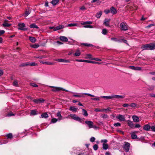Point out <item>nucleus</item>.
<instances>
[{
	"mask_svg": "<svg viewBox=\"0 0 155 155\" xmlns=\"http://www.w3.org/2000/svg\"><path fill=\"white\" fill-rule=\"evenodd\" d=\"M49 87H50L53 88V89L51 90V91L55 92H58L60 91H64L66 92H68V90L64 89L63 88L60 87L51 86H49Z\"/></svg>",
	"mask_w": 155,
	"mask_h": 155,
	"instance_id": "f03ea898",
	"label": "nucleus"
},
{
	"mask_svg": "<svg viewBox=\"0 0 155 155\" xmlns=\"http://www.w3.org/2000/svg\"><path fill=\"white\" fill-rule=\"evenodd\" d=\"M44 101V100L41 98L39 99H34L33 100V101L36 104H38L40 103L43 102Z\"/></svg>",
	"mask_w": 155,
	"mask_h": 155,
	"instance_id": "9b49d317",
	"label": "nucleus"
},
{
	"mask_svg": "<svg viewBox=\"0 0 155 155\" xmlns=\"http://www.w3.org/2000/svg\"><path fill=\"white\" fill-rule=\"evenodd\" d=\"M85 58L87 59H91L92 58V56L91 54H86Z\"/></svg>",
	"mask_w": 155,
	"mask_h": 155,
	"instance_id": "7c9ffc66",
	"label": "nucleus"
},
{
	"mask_svg": "<svg viewBox=\"0 0 155 155\" xmlns=\"http://www.w3.org/2000/svg\"><path fill=\"white\" fill-rule=\"evenodd\" d=\"M116 118L120 121H124L125 120V117L124 115L119 114L117 116Z\"/></svg>",
	"mask_w": 155,
	"mask_h": 155,
	"instance_id": "423d86ee",
	"label": "nucleus"
},
{
	"mask_svg": "<svg viewBox=\"0 0 155 155\" xmlns=\"http://www.w3.org/2000/svg\"><path fill=\"white\" fill-rule=\"evenodd\" d=\"M8 21L6 19H5L4 20V23L2 24V25L4 27H9L11 25L10 24L8 23Z\"/></svg>",
	"mask_w": 155,
	"mask_h": 155,
	"instance_id": "4468645a",
	"label": "nucleus"
},
{
	"mask_svg": "<svg viewBox=\"0 0 155 155\" xmlns=\"http://www.w3.org/2000/svg\"><path fill=\"white\" fill-rule=\"evenodd\" d=\"M41 63H42L44 64H47L48 65H53L54 64V63L50 61H41L40 62Z\"/></svg>",
	"mask_w": 155,
	"mask_h": 155,
	"instance_id": "2eb2a0df",
	"label": "nucleus"
},
{
	"mask_svg": "<svg viewBox=\"0 0 155 155\" xmlns=\"http://www.w3.org/2000/svg\"><path fill=\"white\" fill-rule=\"evenodd\" d=\"M130 143L127 142H124L123 144V148L127 152L129 150Z\"/></svg>",
	"mask_w": 155,
	"mask_h": 155,
	"instance_id": "39448f33",
	"label": "nucleus"
},
{
	"mask_svg": "<svg viewBox=\"0 0 155 155\" xmlns=\"http://www.w3.org/2000/svg\"><path fill=\"white\" fill-rule=\"evenodd\" d=\"M120 28L121 30L125 31L128 29L126 23L121 22L120 25Z\"/></svg>",
	"mask_w": 155,
	"mask_h": 155,
	"instance_id": "20e7f679",
	"label": "nucleus"
},
{
	"mask_svg": "<svg viewBox=\"0 0 155 155\" xmlns=\"http://www.w3.org/2000/svg\"><path fill=\"white\" fill-rule=\"evenodd\" d=\"M127 124L128 126L131 128L134 127V124L133 122L130 120H127Z\"/></svg>",
	"mask_w": 155,
	"mask_h": 155,
	"instance_id": "6ab92c4d",
	"label": "nucleus"
},
{
	"mask_svg": "<svg viewBox=\"0 0 155 155\" xmlns=\"http://www.w3.org/2000/svg\"><path fill=\"white\" fill-rule=\"evenodd\" d=\"M6 137L7 138H12V133H9L6 135Z\"/></svg>",
	"mask_w": 155,
	"mask_h": 155,
	"instance_id": "58836bf2",
	"label": "nucleus"
},
{
	"mask_svg": "<svg viewBox=\"0 0 155 155\" xmlns=\"http://www.w3.org/2000/svg\"><path fill=\"white\" fill-rule=\"evenodd\" d=\"M82 113L83 115L84 116L87 117L88 115L87 112L84 109H82Z\"/></svg>",
	"mask_w": 155,
	"mask_h": 155,
	"instance_id": "393cba45",
	"label": "nucleus"
},
{
	"mask_svg": "<svg viewBox=\"0 0 155 155\" xmlns=\"http://www.w3.org/2000/svg\"><path fill=\"white\" fill-rule=\"evenodd\" d=\"M92 63V64H96L97 63V62L93 61H90V60H88V63Z\"/></svg>",
	"mask_w": 155,
	"mask_h": 155,
	"instance_id": "5fc2aeb1",
	"label": "nucleus"
},
{
	"mask_svg": "<svg viewBox=\"0 0 155 155\" xmlns=\"http://www.w3.org/2000/svg\"><path fill=\"white\" fill-rule=\"evenodd\" d=\"M48 117V115L47 113H42L41 115V118H47Z\"/></svg>",
	"mask_w": 155,
	"mask_h": 155,
	"instance_id": "aec40b11",
	"label": "nucleus"
},
{
	"mask_svg": "<svg viewBox=\"0 0 155 155\" xmlns=\"http://www.w3.org/2000/svg\"><path fill=\"white\" fill-rule=\"evenodd\" d=\"M13 85L14 86L18 87V82L17 80H15L13 83Z\"/></svg>",
	"mask_w": 155,
	"mask_h": 155,
	"instance_id": "ea45409f",
	"label": "nucleus"
},
{
	"mask_svg": "<svg viewBox=\"0 0 155 155\" xmlns=\"http://www.w3.org/2000/svg\"><path fill=\"white\" fill-rule=\"evenodd\" d=\"M108 145L107 144L103 143V148L104 150H106L108 148Z\"/></svg>",
	"mask_w": 155,
	"mask_h": 155,
	"instance_id": "c756f323",
	"label": "nucleus"
},
{
	"mask_svg": "<svg viewBox=\"0 0 155 155\" xmlns=\"http://www.w3.org/2000/svg\"><path fill=\"white\" fill-rule=\"evenodd\" d=\"M92 22L91 21H86L84 23V24L90 25L92 24Z\"/></svg>",
	"mask_w": 155,
	"mask_h": 155,
	"instance_id": "6e6d98bb",
	"label": "nucleus"
},
{
	"mask_svg": "<svg viewBox=\"0 0 155 155\" xmlns=\"http://www.w3.org/2000/svg\"><path fill=\"white\" fill-rule=\"evenodd\" d=\"M29 65L31 66H34L37 65V64L35 62L30 63L28 62Z\"/></svg>",
	"mask_w": 155,
	"mask_h": 155,
	"instance_id": "79ce46f5",
	"label": "nucleus"
},
{
	"mask_svg": "<svg viewBox=\"0 0 155 155\" xmlns=\"http://www.w3.org/2000/svg\"><path fill=\"white\" fill-rule=\"evenodd\" d=\"M102 13V11H100L98 12L97 13L96 15V17L97 18H99L101 15Z\"/></svg>",
	"mask_w": 155,
	"mask_h": 155,
	"instance_id": "c85d7f7f",
	"label": "nucleus"
},
{
	"mask_svg": "<svg viewBox=\"0 0 155 155\" xmlns=\"http://www.w3.org/2000/svg\"><path fill=\"white\" fill-rule=\"evenodd\" d=\"M132 117L134 122H137L139 121V119L138 117L137 116L135 115L133 116Z\"/></svg>",
	"mask_w": 155,
	"mask_h": 155,
	"instance_id": "dca6fc26",
	"label": "nucleus"
},
{
	"mask_svg": "<svg viewBox=\"0 0 155 155\" xmlns=\"http://www.w3.org/2000/svg\"><path fill=\"white\" fill-rule=\"evenodd\" d=\"M141 48L143 50H148V44L142 45L141 47Z\"/></svg>",
	"mask_w": 155,
	"mask_h": 155,
	"instance_id": "412c9836",
	"label": "nucleus"
},
{
	"mask_svg": "<svg viewBox=\"0 0 155 155\" xmlns=\"http://www.w3.org/2000/svg\"><path fill=\"white\" fill-rule=\"evenodd\" d=\"M141 70V68L140 67H135V70L140 71Z\"/></svg>",
	"mask_w": 155,
	"mask_h": 155,
	"instance_id": "13d9d810",
	"label": "nucleus"
},
{
	"mask_svg": "<svg viewBox=\"0 0 155 155\" xmlns=\"http://www.w3.org/2000/svg\"><path fill=\"white\" fill-rule=\"evenodd\" d=\"M151 129L152 131L155 132V126H153L151 127Z\"/></svg>",
	"mask_w": 155,
	"mask_h": 155,
	"instance_id": "052dcab7",
	"label": "nucleus"
},
{
	"mask_svg": "<svg viewBox=\"0 0 155 155\" xmlns=\"http://www.w3.org/2000/svg\"><path fill=\"white\" fill-rule=\"evenodd\" d=\"M28 65H29L28 62H26L21 64L20 66L21 67H25L27 66Z\"/></svg>",
	"mask_w": 155,
	"mask_h": 155,
	"instance_id": "72a5a7b5",
	"label": "nucleus"
},
{
	"mask_svg": "<svg viewBox=\"0 0 155 155\" xmlns=\"http://www.w3.org/2000/svg\"><path fill=\"white\" fill-rule=\"evenodd\" d=\"M77 23H71V24H69L67 26L72 27L76 26H77Z\"/></svg>",
	"mask_w": 155,
	"mask_h": 155,
	"instance_id": "f704fd0d",
	"label": "nucleus"
},
{
	"mask_svg": "<svg viewBox=\"0 0 155 155\" xmlns=\"http://www.w3.org/2000/svg\"><path fill=\"white\" fill-rule=\"evenodd\" d=\"M57 115L58 117H60L59 119L61 120L62 119V116L61 115V113L60 112H58L57 113Z\"/></svg>",
	"mask_w": 155,
	"mask_h": 155,
	"instance_id": "864d4df0",
	"label": "nucleus"
},
{
	"mask_svg": "<svg viewBox=\"0 0 155 155\" xmlns=\"http://www.w3.org/2000/svg\"><path fill=\"white\" fill-rule=\"evenodd\" d=\"M129 68L132 70H134L135 68V67L134 66H129Z\"/></svg>",
	"mask_w": 155,
	"mask_h": 155,
	"instance_id": "774afa93",
	"label": "nucleus"
},
{
	"mask_svg": "<svg viewBox=\"0 0 155 155\" xmlns=\"http://www.w3.org/2000/svg\"><path fill=\"white\" fill-rule=\"evenodd\" d=\"M108 117V116L106 114H104L102 116V117L104 118H107Z\"/></svg>",
	"mask_w": 155,
	"mask_h": 155,
	"instance_id": "338daca9",
	"label": "nucleus"
},
{
	"mask_svg": "<svg viewBox=\"0 0 155 155\" xmlns=\"http://www.w3.org/2000/svg\"><path fill=\"white\" fill-rule=\"evenodd\" d=\"M81 45H83L85 46L91 47L93 46V45L91 44H88L87 43H82L81 44Z\"/></svg>",
	"mask_w": 155,
	"mask_h": 155,
	"instance_id": "cd10ccee",
	"label": "nucleus"
},
{
	"mask_svg": "<svg viewBox=\"0 0 155 155\" xmlns=\"http://www.w3.org/2000/svg\"><path fill=\"white\" fill-rule=\"evenodd\" d=\"M110 12L113 14H116L117 12L116 10L113 7H111L110 8Z\"/></svg>",
	"mask_w": 155,
	"mask_h": 155,
	"instance_id": "f3484780",
	"label": "nucleus"
},
{
	"mask_svg": "<svg viewBox=\"0 0 155 155\" xmlns=\"http://www.w3.org/2000/svg\"><path fill=\"white\" fill-rule=\"evenodd\" d=\"M31 47L34 48H36L39 47V45L35 44L34 45H31Z\"/></svg>",
	"mask_w": 155,
	"mask_h": 155,
	"instance_id": "a19ab883",
	"label": "nucleus"
},
{
	"mask_svg": "<svg viewBox=\"0 0 155 155\" xmlns=\"http://www.w3.org/2000/svg\"><path fill=\"white\" fill-rule=\"evenodd\" d=\"M110 21V19L106 18L104 19V24L106 26H109V23Z\"/></svg>",
	"mask_w": 155,
	"mask_h": 155,
	"instance_id": "9d476101",
	"label": "nucleus"
},
{
	"mask_svg": "<svg viewBox=\"0 0 155 155\" xmlns=\"http://www.w3.org/2000/svg\"><path fill=\"white\" fill-rule=\"evenodd\" d=\"M95 138L94 137H91V138L90 139V141L91 142H93L95 141Z\"/></svg>",
	"mask_w": 155,
	"mask_h": 155,
	"instance_id": "8fccbe9b",
	"label": "nucleus"
},
{
	"mask_svg": "<svg viewBox=\"0 0 155 155\" xmlns=\"http://www.w3.org/2000/svg\"><path fill=\"white\" fill-rule=\"evenodd\" d=\"M77 109L74 106H71L69 108V110L72 111L73 112H76Z\"/></svg>",
	"mask_w": 155,
	"mask_h": 155,
	"instance_id": "a211bd4d",
	"label": "nucleus"
},
{
	"mask_svg": "<svg viewBox=\"0 0 155 155\" xmlns=\"http://www.w3.org/2000/svg\"><path fill=\"white\" fill-rule=\"evenodd\" d=\"M111 40L114 41L116 42H121V41L120 40H118L117 38H111Z\"/></svg>",
	"mask_w": 155,
	"mask_h": 155,
	"instance_id": "e433bc0d",
	"label": "nucleus"
},
{
	"mask_svg": "<svg viewBox=\"0 0 155 155\" xmlns=\"http://www.w3.org/2000/svg\"><path fill=\"white\" fill-rule=\"evenodd\" d=\"M155 48V44L150 43L148 44V50H153Z\"/></svg>",
	"mask_w": 155,
	"mask_h": 155,
	"instance_id": "ddd939ff",
	"label": "nucleus"
},
{
	"mask_svg": "<svg viewBox=\"0 0 155 155\" xmlns=\"http://www.w3.org/2000/svg\"><path fill=\"white\" fill-rule=\"evenodd\" d=\"M5 33V31L4 30H0V35L3 34Z\"/></svg>",
	"mask_w": 155,
	"mask_h": 155,
	"instance_id": "69168bd1",
	"label": "nucleus"
},
{
	"mask_svg": "<svg viewBox=\"0 0 155 155\" xmlns=\"http://www.w3.org/2000/svg\"><path fill=\"white\" fill-rule=\"evenodd\" d=\"M29 39L31 42L33 43H35L36 41V39L35 38L31 36L29 37Z\"/></svg>",
	"mask_w": 155,
	"mask_h": 155,
	"instance_id": "5701e85b",
	"label": "nucleus"
},
{
	"mask_svg": "<svg viewBox=\"0 0 155 155\" xmlns=\"http://www.w3.org/2000/svg\"><path fill=\"white\" fill-rule=\"evenodd\" d=\"M111 109L110 107H108L107 109H102V112H107V111H110Z\"/></svg>",
	"mask_w": 155,
	"mask_h": 155,
	"instance_id": "2f4dec72",
	"label": "nucleus"
},
{
	"mask_svg": "<svg viewBox=\"0 0 155 155\" xmlns=\"http://www.w3.org/2000/svg\"><path fill=\"white\" fill-rule=\"evenodd\" d=\"M37 114V111L36 110H31L30 114L31 115H35Z\"/></svg>",
	"mask_w": 155,
	"mask_h": 155,
	"instance_id": "a878e982",
	"label": "nucleus"
},
{
	"mask_svg": "<svg viewBox=\"0 0 155 155\" xmlns=\"http://www.w3.org/2000/svg\"><path fill=\"white\" fill-rule=\"evenodd\" d=\"M59 2V0H53L51 3L53 5H55L58 3Z\"/></svg>",
	"mask_w": 155,
	"mask_h": 155,
	"instance_id": "b1692460",
	"label": "nucleus"
},
{
	"mask_svg": "<svg viewBox=\"0 0 155 155\" xmlns=\"http://www.w3.org/2000/svg\"><path fill=\"white\" fill-rule=\"evenodd\" d=\"M130 106L133 108H135L136 107H137V105L134 103H131L130 105Z\"/></svg>",
	"mask_w": 155,
	"mask_h": 155,
	"instance_id": "4c0bfd02",
	"label": "nucleus"
},
{
	"mask_svg": "<svg viewBox=\"0 0 155 155\" xmlns=\"http://www.w3.org/2000/svg\"><path fill=\"white\" fill-rule=\"evenodd\" d=\"M93 148L94 150H96L98 148V146L96 144H94L93 146Z\"/></svg>",
	"mask_w": 155,
	"mask_h": 155,
	"instance_id": "c03bdc74",
	"label": "nucleus"
},
{
	"mask_svg": "<svg viewBox=\"0 0 155 155\" xmlns=\"http://www.w3.org/2000/svg\"><path fill=\"white\" fill-rule=\"evenodd\" d=\"M85 123L87 125L89 128H92L93 125L94 123L93 122L89 120H86L85 121Z\"/></svg>",
	"mask_w": 155,
	"mask_h": 155,
	"instance_id": "0eeeda50",
	"label": "nucleus"
},
{
	"mask_svg": "<svg viewBox=\"0 0 155 155\" xmlns=\"http://www.w3.org/2000/svg\"><path fill=\"white\" fill-rule=\"evenodd\" d=\"M94 111L96 112H102V109L98 108H96L95 109Z\"/></svg>",
	"mask_w": 155,
	"mask_h": 155,
	"instance_id": "e2e57ef3",
	"label": "nucleus"
},
{
	"mask_svg": "<svg viewBox=\"0 0 155 155\" xmlns=\"http://www.w3.org/2000/svg\"><path fill=\"white\" fill-rule=\"evenodd\" d=\"M18 30L26 31L27 29L25 27V25L24 23L21 22L19 23L18 24Z\"/></svg>",
	"mask_w": 155,
	"mask_h": 155,
	"instance_id": "7ed1b4c3",
	"label": "nucleus"
},
{
	"mask_svg": "<svg viewBox=\"0 0 155 155\" xmlns=\"http://www.w3.org/2000/svg\"><path fill=\"white\" fill-rule=\"evenodd\" d=\"M60 39L61 41H68V38L65 36H61Z\"/></svg>",
	"mask_w": 155,
	"mask_h": 155,
	"instance_id": "4be33fe9",
	"label": "nucleus"
},
{
	"mask_svg": "<svg viewBox=\"0 0 155 155\" xmlns=\"http://www.w3.org/2000/svg\"><path fill=\"white\" fill-rule=\"evenodd\" d=\"M141 127V125L139 124H136L135 125V127L138 128Z\"/></svg>",
	"mask_w": 155,
	"mask_h": 155,
	"instance_id": "680f3d73",
	"label": "nucleus"
},
{
	"mask_svg": "<svg viewBox=\"0 0 155 155\" xmlns=\"http://www.w3.org/2000/svg\"><path fill=\"white\" fill-rule=\"evenodd\" d=\"M31 13V11L29 9H27L25 13V15L26 16H28Z\"/></svg>",
	"mask_w": 155,
	"mask_h": 155,
	"instance_id": "c9c22d12",
	"label": "nucleus"
},
{
	"mask_svg": "<svg viewBox=\"0 0 155 155\" xmlns=\"http://www.w3.org/2000/svg\"><path fill=\"white\" fill-rule=\"evenodd\" d=\"M30 84L32 86L35 87H38V85L34 83H30Z\"/></svg>",
	"mask_w": 155,
	"mask_h": 155,
	"instance_id": "de8ad7c7",
	"label": "nucleus"
},
{
	"mask_svg": "<svg viewBox=\"0 0 155 155\" xmlns=\"http://www.w3.org/2000/svg\"><path fill=\"white\" fill-rule=\"evenodd\" d=\"M84 27L86 28H93V27L91 25H84Z\"/></svg>",
	"mask_w": 155,
	"mask_h": 155,
	"instance_id": "3c124183",
	"label": "nucleus"
},
{
	"mask_svg": "<svg viewBox=\"0 0 155 155\" xmlns=\"http://www.w3.org/2000/svg\"><path fill=\"white\" fill-rule=\"evenodd\" d=\"M110 12V10L109 9H106L104 11V12L106 14H107Z\"/></svg>",
	"mask_w": 155,
	"mask_h": 155,
	"instance_id": "4d7b16f0",
	"label": "nucleus"
},
{
	"mask_svg": "<svg viewBox=\"0 0 155 155\" xmlns=\"http://www.w3.org/2000/svg\"><path fill=\"white\" fill-rule=\"evenodd\" d=\"M30 27L31 28H38V27L34 23H33L30 25Z\"/></svg>",
	"mask_w": 155,
	"mask_h": 155,
	"instance_id": "bb28decb",
	"label": "nucleus"
},
{
	"mask_svg": "<svg viewBox=\"0 0 155 155\" xmlns=\"http://www.w3.org/2000/svg\"><path fill=\"white\" fill-rule=\"evenodd\" d=\"M151 127L149 125V124H147L144 125L143 127V129L146 131H149L150 129H151Z\"/></svg>",
	"mask_w": 155,
	"mask_h": 155,
	"instance_id": "f8f14e48",
	"label": "nucleus"
},
{
	"mask_svg": "<svg viewBox=\"0 0 155 155\" xmlns=\"http://www.w3.org/2000/svg\"><path fill=\"white\" fill-rule=\"evenodd\" d=\"M55 60L58 62L64 63H69L70 62V61L69 60H66L63 59H55Z\"/></svg>",
	"mask_w": 155,
	"mask_h": 155,
	"instance_id": "1a4fd4ad",
	"label": "nucleus"
},
{
	"mask_svg": "<svg viewBox=\"0 0 155 155\" xmlns=\"http://www.w3.org/2000/svg\"><path fill=\"white\" fill-rule=\"evenodd\" d=\"M114 126L115 127H120L121 126V124L120 123L117 122L114 123Z\"/></svg>",
	"mask_w": 155,
	"mask_h": 155,
	"instance_id": "a18cd8bd",
	"label": "nucleus"
},
{
	"mask_svg": "<svg viewBox=\"0 0 155 155\" xmlns=\"http://www.w3.org/2000/svg\"><path fill=\"white\" fill-rule=\"evenodd\" d=\"M101 97L104 98L106 99H110L114 98L117 99H122L124 98V97L122 95H112L109 96H102Z\"/></svg>",
	"mask_w": 155,
	"mask_h": 155,
	"instance_id": "f257e3e1",
	"label": "nucleus"
},
{
	"mask_svg": "<svg viewBox=\"0 0 155 155\" xmlns=\"http://www.w3.org/2000/svg\"><path fill=\"white\" fill-rule=\"evenodd\" d=\"M107 33V30L105 29H103L102 33L104 35H106Z\"/></svg>",
	"mask_w": 155,
	"mask_h": 155,
	"instance_id": "37998d69",
	"label": "nucleus"
},
{
	"mask_svg": "<svg viewBox=\"0 0 155 155\" xmlns=\"http://www.w3.org/2000/svg\"><path fill=\"white\" fill-rule=\"evenodd\" d=\"M68 118H71L75 120H78V117L75 114H70L68 116Z\"/></svg>",
	"mask_w": 155,
	"mask_h": 155,
	"instance_id": "6e6552de",
	"label": "nucleus"
},
{
	"mask_svg": "<svg viewBox=\"0 0 155 155\" xmlns=\"http://www.w3.org/2000/svg\"><path fill=\"white\" fill-rule=\"evenodd\" d=\"M101 143H106L107 142V140L106 139L102 140H101Z\"/></svg>",
	"mask_w": 155,
	"mask_h": 155,
	"instance_id": "bf43d9fd",
	"label": "nucleus"
},
{
	"mask_svg": "<svg viewBox=\"0 0 155 155\" xmlns=\"http://www.w3.org/2000/svg\"><path fill=\"white\" fill-rule=\"evenodd\" d=\"M57 27V29L58 30H60L64 28V26L62 25H60L56 26Z\"/></svg>",
	"mask_w": 155,
	"mask_h": 155,
	"instance_id": "49530a36",
	"label": "nucleus"
},
{
	"mask_svg": "<svg viewBox=\"0 0 155 155\" xmlns=\"http://www.w3.org/2000/svg\"><path fill=\"white\" fill-rule=\"evenodd\" d=\"M91 99L92 100H95V101H100V99L99 97H97V98H91Z\"/></svg>",
	"mask_w": 155,
	"mask_h": 155,
	"instance_id": "0e129e2a",
	"label": "nucleus"
},
{
	"mask_svg": "<svg viewBox=\"0 0 155 155\" xmlns=\"http://www.w3.org/2000/svg\"><path fill=\"white\" fill-rule=\"evenodd\" d=\"M120 41H121V42L123 41V42L126 43L127 45H129L127 43V40L122 39L121 40H120Z\"/></svg>",
	"mask_w": 155,
	"mask_h": 155,
	"instance_id": "603ef678",
	"label": "nucleus"
},
{
	"mask_svg": "<svg viewBox=\"0 0 155 155\" xmlns=\"http://www.w3.org/2000/svg\"><path fill=\"white\" fill-rule=\"evenodd\" d=\"M58 121V120L56 118H54L52 119L51 122L53 123H56Z\"/></svg>",
	"mask_w": 155,
	"mask_h": 155,
	"instance_id": "09e8293b",
	"label": "nucleus"
},
{
	"mask_svg": "<svg viewBox=\"0 0 155 155\" xmlns=\"http://www.w3.org/2000/svg\"><path fill=\"white\" fill-rule=\"evenodd\" d=\"M131 137L132 139H137V135L134 133H133L131 134Z\"/></svg>",
	"mask_w": 155,
	"mask_h": 155,
	"instance_id": "473e14b6",
	"label": "nucleus"
}]
</instances>
